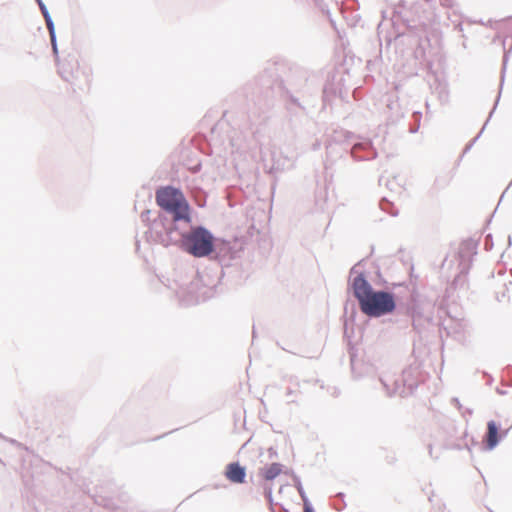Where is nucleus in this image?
I'll return each instance as SVG.
<instances>
[{
  "mask_svg": "<svg viewBox=\"0 0 512 512\" xmlns=\"http://www.w3.org/2000/svg\"><path fill=\"white\" fill-rule=\"evenodd\" d=\"M352 288L361 311L367 316L380 317L394 311L393 295L384 291H374L363 275L353 279Z\"/></svg>",
  "mask_w": 512,
  "mask_h": 512,
  "instance_id": "obj_1",
  "label": "nucleus"
},
{
  "mask_svg": "<svg viewBox=\"0 0 512 512\" xmlns=\"http://www.w3.org/2000/svg\"><path fill=\"white\" fill-rule=\"evenodd\" d=\"M157 204L173 215L175 221L190 222L189 205L184 195L172 187H164L156 192Z\"/></svg>",
  "mask_w": 512,
  "mask_h": 512,
  "instance_id": "obj_2",
  "label": "nucleus"
},
{
  "mask_svg": "<svg viewBox=\"0 0 512 512\" xmlns=\"http://www.w3.org/2000/svg\"><path fill=\"white\" fill-rule=\"evenodd\" d=\"M185 250L196 257H203L213 250V237L205 229L198 227L183 236Z\"/></svg>",
  "mask_w": 512,
  "mask_h": 512,
  "instance_id": "obj_3",
  "label": "nucleus"
},
{
  "mask_svg": "<svg viewBox=\"0 0 512 512\" xmlns=\"http://www.w3.org/2000/svg\"><path fill=\"white\" fill-rule=\"evenodd\" d=\"M59 73L61 77L68 82L77 80L79 74L84 76L86 83L89 82V74L80 67L77 61H67L60 64Z\"/></svg>",
  "mask_w": 512,
  "mask_h": 512,
  "instance_id": "obj_4",
  "label": "nucleus"
},
{
  "mask_svg": "<svg viewBox=\"0 0 512 512\" xmlns=\"http://www.w3.org/2000/svg\"><path fill=\"white\" fill-rule=\"evenodd\" d=\"M225 476L232 483H243L246 471L239 463H230L226 467Z\"/></svg>",
  "mask_w": 512,
  "mask_h": 512,
  "instance_id": "obj_5",
  "label": "nucleus"
},
{
  "mask_svg": "<svg viewBox=\"0 0 512 512\" xmlns=\"http://www.w3.org/2000/svg\"><path fill=\"white\" fill-rule=\"evenodd\" d=\"M498 426L494 421H490L487 424V434H486V446L489 449H493L499 441L498 437Z\"/></svg>",
  "mask_w": 512,
  "mask_h": 512,
  "instance_id": "obj_6",
  "label": "nucleus"
},
{
  "mask_svg": "<svg viewBox=\"0 0 512 512\" xmlns=\"http://www.w3.org/2000/svg\"><path fill=\"white\" fill-rule=\"evenodd\" d=\"M282 472V465L279 464V463H272L266 467H263L262 469H260V476L267 480V481H271L273 479H275L276 477H278Z\"/></svg>",
  "mask_w": 512,
  "mask_h": 512,
  "instance_id": "obj_7",
  "label": "nucleus"
},
{
  "mask_svg": "<svg viewBox=\"0 0 512 512\" xmlns=\"http://www.w3.org/2000/svg\"><path fill=\"white\" fill-rule=\"evenodd\" d=\"M44 16H45V19H46L47 27L49 28L50 33L52 34V28H53L52 22H51V21H50V19L47 17V14H46L45 12H44Z\"/></svg>",
  "mask_w": 512,
  "mask_h": 512,
  "instance_id": "obj_8",
  "label": "nucleus"
},
{
  "mask_svg": "<svg viewBox=\"0 0 512 512\" xmlns=\"http://www.w3.org/2000/svg\"><path fill=\"white\" fill-rule=\"evenodd\" d=\"M304 512H314L310 504L305 503L304 504Z\"/></svg>",
  "mask_w": 512,
  "mask_h": 512,
  "instance_id": "obj_9",
  "label": "nucleus"
}]
</instances>
